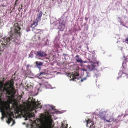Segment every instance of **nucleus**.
Instances as JSON below:
<instances>
[{
  "mask_svg": "<svg viewBox=\"0 0 128 128\" xmlns=\"http://www.w3.org/2000/svg\"><path fill=\"white\" fill-rule=\"evenodd\" d=\"M10 30L8 32L10 37L4 38L2 42V44L6 45L10 40L15 41V39L20 38L22 33L20 32L21 28L18 23H14L13 26L10 28Z\"/></svg>",
  "mask_w": 128,
  "mask_h": 128,
  "instance_id": "obj_1",
  "label": "nucleus"
},
{
  "mask_svg": "<svg viewBox=\"0 0 128 128\" xmlns=\"http://www.w3.org/2000/svg\"><path fill=\"white\" fill-rule=\"evenodd\" d=\"M127 65H128V59L126 58L122 64V70H120L118 73V76L117 78V79H118L119 78L124 77L125 76H128V70L127 69Z\"/></svg>",
  "mask_w": 128,
  "mask_h": 128,
  "instance_id": "obj_2",
  "label": "nucleus"
},
{
  "mask_svg": "<svg viewBox=\"0 0 128 128\" xmlns=\"http://www.w3.org/2000/svg\"><path fill=\"white\" fill-rule=\"evenodd\" d=\"M53 120L51 116H46L41 122L39 128H53L52 127Z\"/></svg>",
  "mask_w": 128,
  "mask_h": 128,
  "instance_id": "obj_3",
  "label": "nucleus"
},
{
  "mask_svg": "<svg viewBox=\"0 0 128 128\" xmlns=\"http://www.w3.org/2000/svg\"><path fill=\"white\" fill-rule=\"evenodd\" d=\"M28 104L30 106H35V108L36 109L38 108H42V106H40L39 107L40 104L37 102L36 104V101L34 99H31L29 98L28 101Z\"/></svg>",
  "mask_w": 128,
  "mask_h": 128,
  "instance_id": "obj_4",
  "label": "nucleus"
},
{
  "mask_svg": "<svg viewBox=\"0 0 128 128\" xmlns=\"http://www.w3.org/2000/svg\"><path fill=\"white\" fill-rule=\"evenodd\" d=\"M107 113V112L104 110L101 109L99 113V114L97 115L96 116L100 120H103L104 122H105L106 119L105 115Z\"/></svg>",
  "mask_w": 128,
  "mask_h": 128,
  "instance_id": "obj_5",
  "label": "nucleus"
},
{
  "mask_svg": "<svg viewBox=\"0 0 128 128\" xmlns=\"http://www.w3.org/2000/svg\"><path fill=\"white\" fill-rule=\"evenodd\" d=\"M78 76V74H77L76 75L74 74L70 75V80H72L74 81H76V80H79V82L80 81L81 82H82L84 80H86V77H84L82 79L81 78H77V76Z\"/></svg>",
  "mask_w": 128,
  "mask_h": 128,
  "instance_id": "obj_6",
  "label": "nucleus"
},
{
  "mask_svg": "<svg viewBox=\"0 0 128 128\" xmlns=\"http://www.w3.org/2000/svg\"><path fill=\"white\" fill-rule=\"evenodd\" d=\"M0 109L1 111L4 112V114L5 116L7 113V112H9L11 110H12V109L10 108V106H6L2 105L1 106Z\"/></svg>",
  "mask_w": 128,
  "mask_h": 128,
  "instance_id": "obj_7",
  "label": "nucleus"
},
{
  "mask_svg": "<svg viewBox=\"0 0 128 128\" xmlns=\"http://www.w3.org/2000/svg\"><path fill=\"white\" fill-rule=\"evenodd\" d=\"M35 54L37 56L41 58L46 56H47V54L41 50L37 51Z\"/></svg>",
  "mask_w": 128,
  "mask_h": 128,
  "instance_id": "obj_8",
  "label": "nucleus"
},
{
  "mask_svg": "<svg viewBox=\"0 0 128 128\" xmlns=\"http://www.w3.org/2000/svg\"><path fill=\"white\" fill-rule=\"evenodd\" d=\"M10 113H9V112H7V113L6 114L7 116H8V120L6 121L7 122L8 124H10V122L13 120V119L12 117H13L14 116V114L13 112H12L11 111L9 112Z\"/></svg>",
  "mask_w": 128,
  "mask_h": 128,
  "instance_id": "obj_9",
  "label": "nucleus"
},
{
  "mask_svg": "<svg viewBox=\"0 0 128 128\" xmlns=\"http://www.w3.org/2000/svg\"><path fill=\"white\" fill-rule=\"evenodd\" d=\"M86 126L88 127L89 126V128H94V123L90 119H88L87 121L86 120Z\"/></svg>",
  "mask_w": 128,
  "mask_h": 128,
  "instance_id": "obj_10",
  "label": "nucleus"
},
{
  "mask_svg": "<svg viewBox=\"0 0 128 128\" xmlns=\"http://www.w3.org/2000/svg\"><path fill=\"white\" fill-rule=\"evenodd\" d=\"M116 121V120H114V118L113 116L111 115H109L106 118L105 122H110L112 121L114 122Z\"/></svg>",
  "mask_w": 128,
  "mask_h": 128,
  "instance_id": "obj_11",
  "label": "nucleus"
},
{
  "mask_svg": "<svg viewBox=\"0 0 128 128\" xmlns=\"http://www.w3.org/2000/svg\"><path fill=\"white\" fill-rule=\"evenodd\" d=\"M15 110L16 112V113L18 114H22L24 111V110L23 109L20 108L17 106H16Z\"/></svg>",
  "mask_w": 128,
  "mask_h": 128,
  "instance_id": "obj_12",
  "label": "nucleus"
},
{
  "mask_svg": "<svg viewBox=\"0 0 128 128\" xmlns=\"http://www.w3.org/2000/svg\"><path fill=\"white\" fill-rule=\"evenodd\" d=\"M96 66L95 63H92L91 65L88 66V69L90 71H92L94 69Z\"/></svg>",
  "mask_w": 128,
  "mask_h": 128,
  "instance_id": "obj_13",
  "label": "nucleus"
},
{
  "mask_svg": "<svg viewBox=\"0 0 128 128\" xmlns=\"http://www.w3.org/2000/svg\"><path fill=\"white\" fill-rule=\"evenodd\" d=\"M38 22H37L36 21L35 22H34V21L33 23L28 27V31H30V30L29 29V28H34L38 25Z\"/></svg>",
  "mask_w": 128,
  "mask_h": 128,
  "instance_id": "obj_14",
  "label": "nucleus"
},
{
  "mask_svg": "<svg viewBox=\"0 0 128 128\" xmlns=\"http://www.w3.org/2000/svg\"><path fill=\"white\" fill-rule=\"evenodd\" d=\"M42 11H40L38 14L37 17L36 18V21L38 22L41 20V18L42 17Z\"/></svg>",
  "mask_w": 128,
  "mask_h": 128,
  "instance_id": "obj_15",
  "label": "nucleus"
},
{
  "mask_svg": "<svg viewBox=\"0 0 128 128\" xmlns=\"http://www.w3.org/2000/svg\"><path fill=\"white\" fill-rule=\"evenodd\" d=\"M35 64L37 67L40 69V70L41 68L40 66H42L43 64V62H41L36 61L35 62Z\"/></svg>",
  "mask_w": 128,
  "mask_h": 128,
  "instance_id": "obj_16",
  "label": "nucleus"
},
{
  "mask_svg": "<svg viewBox=\"0 0 128 128\" xmlns=\"http://www.w3.org/2000/svg\"><path fill=\"white\" fill-rule=\"evenodd\" d=\"M65 24L62 23H60V22L59 23L58 29L61 30H62L65 28Z\"/></svg>",
  "mask_w": 128,
  "mask_h": 128,
  "instance_id": "obj_17",
  "label": "nucleus"
},
{
  "mask_svg": "<svg viewBox=\"0 0 128 128\" xmlns=\"http://www.w3.org/2000/svg\"><path fill=\"white\" fill-rule=\"evenodd\" d=\"M75 58H78L76 60V61L77 62H79L80 63H82V59L79 57L78 55H77L75 56Z\"/></svg>",
  "mask_w": 128,
  "mask_h": 128,
  "instance_id": "obj_18",
  "label": "nucleus"
},
{
  "mask_svg": "<svg viewBox=\"0 0 128 128\" xmlns=\"http://www.w3.org/2000/svg\"><path fill=\"white\" fill-rule=\"evenodd\" d=\"M46 74V72H40L39 74H38L37 75L38 78H40L42 77H43V75H45Z\"/></svg>",
  "mask_w": 128,
  "mask_h": 128,
  "instance_id": "obj_19",
  "label": "nucleus"
},
{
  "mask_svg": "<svg viewBox=\"0 0 128 128\" xmlns=\"http://www.w3.org/2000/svg\"><path fill=\"white\" fill-rule=\"evenodd\" d=\"M123 114H122L120 115L119 116H118V118L119 121H120L122 120V118L124 117V116L123 117Z\"/></svg>",
  "mask_w": 128,
  "mask_h": 128,
  "instance_id": "obj_20",
  "label": "nucleus"
},
{
  "mask_svg": "<svg viewBox=\"0 0 128 128\" xmlns=\"http://www.w3.org/2000/svg\"><path fill=\"white\" fill-rule=\"evenodd\" d=\"M2 112V116L1 118V119L2 120L6 116L7 117V116H6H6H5L4 114V112Z\"/></svg>",
  "mask_w": 128,
  "mask_h": 128,
  "instance_id": "obj_21",
  "label": "nucleus"
},
{
  "mask_svg": "<svg viewBox=\"0 0 128 128\" xmlns=\"http://www.w3.org/2000/svg\"><path fill=\"white\" fill-rule=\"evenodd\" d=\"M61 128H67V126H65L64 124H62V125Z\"/></svg>",
  "mask_w": 128,
  "mask_h": 128,
  "instance_id": "obj_22",
  "label": "nucleus"
},
{
  "mask_svg": "<svg viewBox=\"0 0 128 128\" xmlns=\"http://www.w3.org/2000/svg\"><path fill=\"white\" fill-rule=\"evenodd\" d=\"M42 81L44 83H48V81L47 80H42Z\"/></svg>",
  "mask_w": 128,
  "mask_h": 128,
  "instance_id": "obj_23",
  "label": "nucleus"
},
{
  "mask_svg": "<svg viewBox=\"0 0 128 128\" xmlns=\"http://www.w3.org/2000/svg\"><path fill=\"white\" fill-rule=\"evenodd\" d=\"M17 2H16V1H15V2L14 4V8L17 5Z\"/></svg>",
  "mask_w": 128,
  "mask_h": 128,
  "instance_id": "obj_24",
  "label": "nucleus"
},
{
  "mask_svg": "<svg viewBox=\"0 0 128 128\" xmlns=\"http://www.w3.org/2000/svg\"><path fill=\"white\" fill-rule=\"evenodd\" d=\"M86 76L87 77H89L90 76V74L89 73H87Z\"/></svg>",
  "mask_w": 128,
  "mask_h": 128,
  "instance_id": "obj_25",
  "label": "nucleus"
},
{
  "mask_svg": "<svg viewBox=\"0 0 128 128\" xmlns=\"http://www.w3.org/2000/svg\"><path fill=\"white\" fill-rule=\"evenodd\" d=\"M88 61L86 60H85L84 61H83L82 60V63H86L88 62Z\"/></svg>",
  "mask_w": 128,
  "mask_h": 128,
  "instance_id": "obj_26",
  "label": "nucleus"
},
{
  "mask_svg": "<svg viewBox=\"0 0 128 128\" xmlns=\"http://www.w3.org/2000/svg\"><path fill=\"white\" fill-rule=\"evenodd\" d=\"M81 70H83V71H86V70L84 68H82L81 69Z\"/></svg>",
  "mask_w": 128,
  "mask_h": 128,
  "instance_id": "obj_27",
  "label": "nucleus"
},
{
  "mask_svg": "<svg viewBox=\"0 0 128 128\" xmlns=\"http://www.w3.org/2000/svg\"><path fill=\"white\" fill-rule=\"evenodd\" d=\"M21 7V8H18V10L20 9H22V4H21V5H20Z\"/></svg>",
  "mask_w": 128,
  "mask_h": 128,
  "instance_id": "obj_28",
  "label": "nucleus"
},
{
  "mask_svg": "<svg viewBox=\"0 0 128 128\" xmlns=\"http://www.w3.org/2000/svg\"><path fill=\"white\" fill-rule=\"evenodd\" d=\"M63 55L65 56H67L68 55V54H63Z\"/></svg>",
  "mask_w": 128,
  "mask_h": 128,
  "instance_id": "obj_29",
  "label": "nucleus"
},
{
  "mask_svg": "<svg viewBox=\"0 0 128 128\" xmlns=\"http://www.w3.org/2000/svg\"><path fill=\"white\" fill-rule=\"evenodd\" d=\"M15 123V122H14V121H13V123H12V126Z\"/></svg>",
  "mask_w": 128,
  "mask_h": 128,
  "instance_id": "obj_30",
  "label": "nucleus"
},
{
  "mask_svg": "<svg viewBox=\"0 0 128 128\" xmlns=\"http://www.w3.org/2000/svg\"><path fill=\"white\" fill-rule=\"evenodd\" d=\"M1 49H0V55L1 54Z\"/></svg>",
  "mask_w": 128,
  "mask_h": 128,
  "instance_id": "obj_31",
  "label": "nucleus"
},
{
  "mask_svg": "<svg viewBox=\"0 0 128 128\" xmlns=\"http://www.w3.org/2000/svg\"><path fill=\"white\" fill-rule=\"evenodd\" d=\"M35 30V29H33L32 30V31L33 32H35L34 31V30Z\"/></svg>",
  "mask_w": 128,
  "mask_h": 128,
  "instance_id": "obj_32",
  "label": "nucleus"
},
{
  "mask_svg": "<svg viewBox=\"0 0 128 128\" xmlns=\"http://www.w3.org/2000/svg\"><path fill=\"white\" fill-rule=\"evenodd\" d=\"M18 0H16V2H18Z\"/></svg>",
  "mask_w": 128,
  "mask_h": 128,
  "instance_id": "obj_33",
  "label": "nucleus"
},
{
  "mask_svg": "<svg viewBox=\"0 0 128 128\" xmlns=\"http://www.w3.org/2000/svg\"><path fill=\"white\" fill-rule=\"evenodd\" d=\"M118 18L119 19H120V18Z\"/></svg>",
  "mask_w": 128,
  "mask_h": 128,
  "instance_id": "obj_34",
  "label": "nucleus"
},
{
  "mask_svg": "<svg viewBox=\"0 0 128 128\" xmlns=\"http://www.w3.org/2000/svg\"><path fill=\"white\" fill-rule=\"evenodd\" d=\"M2 6H4H4H4V5H2Z\"/></svg>",
  "mask_w": 128,
  "mask_h": 128,
  "instance_id": "obj_35",
  "label": "nucleus"
},
{
  "mask_svg": "<svg viewBox=\"0 0 128 128\" xmlns=\"http://www.w3.org/2000/svg\"><path fill=\"white\" fill-rule=\"evenodd\" d=\"M23 124H25V122H24V123H23Z\"/></svg>",
  "mask_w": 128,
  "mask_h": 128,
  "instance_id": "obj_36",
  "label": "nucleus"
},
{
  "mask_svg": "<svg viewBox=\"0 0 128 128\" xmlns=\"http://www.w3.org/2000/svg\"><path fill=\"white\" fill-rule=\"evenodd\" d=\"M27 118H26L25 119V120H27Z\"/></svg>",
  "mask_w": 128,
  "mask_h": 128,
  "instance_id": "obj_37",
  "label": "nucleus"
},
{
  "mask_svg": "<svg viewBox=\"0 0 128 128\" xmlns=\"http://www.w3.org/2000/svg\"><path fill=\"white\" fill-rule=\"evenodd\" d=\"M40 30V29H39V30Z\"/></svg>",
  "mask_w": 128,
  "mask_h": 128,
  "instance_id": "obj_38",
  "label": "nucleus"
},
{
  "mask_svg": "<svg viewBox=\"0 0 128 128\" xmlns=\"http://www.w3.org/2000/svg\"><path fill=\"white\" fill-rule=\"evenodd\" d=\"M31 72V71H30V72Z\"/></svg>",
  "mask_w": 128,
  "mask_h": 128,
  "instance_id": "obj_39",
  "label": "nucleus"
},
{
  "mask_svg": "<svg viewBox=\"0 0 128 128\" xmlns=\"http://www.w3.org/2000/svg\"><path fill=\"white\" fill-rule=\"evenodd\" d=\"M31 72V71H30V72Z\"/></svg>",
  "mask_w": 128,
  "mask_h": 128,
  "instance_id": "obj_40",
  "label": "nucleus"
},
{
  "mask_svg": "<svg viewBox=\"0 0 128 128\" xmlns=\"http://www.w3.org/2000/svg\"><path fill=\"white\" fill-rule=\"evenodd\" d=\"M31 72V71H30V72Z\"/></svg>",
  "mask_w": 128,
  "mask_h": 128,
  "instance_id": "obj_41",
  "label": "nucleus"
}]
</instances>
